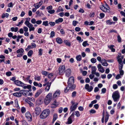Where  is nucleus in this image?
<instances>
[{
    "label": "nucleus",
    "instance_id": "obj_17",
    "mask_svg": "<svg viewBox=\"0 0 125 125\" xmlns=\"http://www.w3.org/2000/svg\"><path fill=\"white\" fill-rule=\"evenodd\" d=\"M13 95L14 96L18 97H20L22 96L21 93L20 92L14 93L13 94Z\"/></svg>",
    "mask_w": 125,
    "mask_h": 125
},
{
    "label": "nucleus",
    "instance_id": "obj_49",
    "mask_svg": "<svg viewBox=\"0 0 125 125\" xmlns=\"http://www.w3.org/2000/svg\"><path fill=\"white\" fill-rule=\"evenodd\" d=\"M21 112L22 113H24L26 111V110L25 108L24 107H22L21 109Z\"/></svg>",
    "mask_w": 125,
    "mask_h": 125
},
{
    "label": "nucleus",
    "instance_id": "obj_51",
    "mask_svg": "<svg viewBox=\"0 0 125 125\" xmlns=\"http://www.w3.org/2000/svg\"><path fill=\"white\" fill-rule=\"evenodd\" d=\"M42 49H39V54L40 55H41L42 53Z\"/></svg>",
    "mask_w": 125,
    "mask_h": 125
},
{
    "label": "nucleus",
    "instance_id": "obj_29",
    "mask_svg": "<svg viewBox=\"0 0 125 125\" xmlns=\"http://www.w3.org/2000/svg\"><path fill=\"white\" fill-rule=\"evenodd\" d=\"M18 28L17 27H16L15 28L13 27H12L10 29L12 31H14L15 32H17L18 30Z\"/></svg>",
    "mask_w": 125,
    "mask_h": 125
},
{
    "label": "nucleus",
    "instance_id": "obj_12",
    "mask_svg": "<svg viewBox=\"0 0 125 125\" xmlns=\"http://www.w3.org/2000/svg\"><path fill=\"white\" fill-rule=\"evenodd\" d=\"M60 94V91L59 90H57L53 94V98H55L59 96Z\"/></svg>",
    "mask_w": 125,
    "mask_h": 125
},
{
    "label": "nucleus",
    "instance_id": "obj_28",
    "mask_svg": "<svg viewBox=\"0 0 125 125\" xmlns=\"http://www.w3.org/2000/svg\"><path fill=\"white\" fill-rule=\"evenodd\" d=\"M76 58L78 61H80L82 59V56L80 55H78L76 56Z\"/></svg>",
    "mask_w": 125,
    "mask_h": 125
},
{
    "label": "nucleus",
    "instance_id": "obj_44",
    "mask_svg": "<svg viewBox=\"0 0 125 125\" xmlns=\"http://www.w3.org/2000/svg\"><path fill=\"white\" fill-rule=\"evenodd\" d=\"M78 23V22L76 21H73V25L74 26H76L77 24Z\"/></svg>",
    "mask_w": 125,
    "mask_h": 125
},
{
    "label": "nucleus",
    "instance_id": "obj_58",
    "mask_svg": "<svg viewBox=\"0 0 125 125\" xmlns=\"http://www.w3.org/2000/svg\"><path fill=\"white\" fill-rule=\"evenodd\" d=\"M101 91L102 93L103 94L105 93L106 91V88H104L102 89Z\"/></svg>",
    "mask_w": 125,
    "mask_h": 125
},
{
    "label": "nucleus",
    "instance_id": "obj_63",
    "mask_svg": "<svg viewBox=\"0 0 125 125\" xmlns=\"http://www.w3.org/2000/svg\"><path fill=\"white\" fill-rule=\"evenodd\" d=\"M8 7H12L13 6L12 3V2H10L8 4Z\"/></svg>",
    "mask_w": 125,
    "mask_h": 125
},
{
    "label": "nucleus",
    "instance_id": "obj_47",
    "mask_svg": "<svg viewBox=\"0 0 125 125\" xmlns=\"http://www.w3.org/2000/svg\"><path fill=\"white\" fill-rule=\"evenodd\" d=\"M76 94V92L75 91H73L72 93V96L73 97H75Z\"/></svg>",
    "mask_w": 125,
    "mask_h": 125
},
{
    "label": "nucleus",
    "instance_id": "obj_20",
    "mask_svg": "<svg viewBox=\"0 0 125 125\" xmlns=\"http://www.w3.org/2000/svg\"><path fill=\"white\" fill-rule=\"evenodd\" d=\"M63 21V20L62 18H59L55 21V22L56 23L58 24L59 23L62 22Z\"/></svg>",
    "mask_w": 125,
    "mask_h": 125
},
{
    "label": "nucleus",
    "instance_id": "obj_34",
    "mask_svg": "<svg viewBox=\"0 0 125 125\" xmlns=\"http://www.w3.org/2000/svg\"><path fill=\"white\" fill-rule=\"evenodd\" d=\"M63 11V10L62 9V8L61 6H60L58 7L57 10L56 11V12H60V11Z\"/></svg>",
    "mask_w": 125,
    "mask_h": 125
},
{
    "label": "nucleus",
    "instance_id": "obj_7",
    "mask_svg": "<svg viewBox=\"0 0 125 125\" xmlns=\"http://www.w3.org/2000/svg\"><path fill=\"white\" fill-rule=\"evenodd\" d=\"M65 66L64 65L60 66L59 68V73L60 75L62 74L65 72Z\"/></svg>",
    "mask_w": 125,
    "mask_h": 125
},
{
    "label": "nucleus",
    "instance_id": "obj_25",
    "mask_svg": "<svg viewBox=\"0 0 125 125\" xmlns=\"http://www.w3.org/2000/svg\"><path fill=\"white\" fill-rule=\"evenodd\" d=\"M114 46L113 45H111L110 46L109 45L108 46V47L113 52H115V49L113 48V47Z\"/></svg>",
    "mask_w": 125,
    "mask_h": 125
},
{
    "label": "nucleus",
    "instance_id": "obj_46",
    "mask_svg": "<svg viewBox=\"0 0 125 125\" xmlns=\"http://www.w3.org/2000/svg\"><path fill=\"white\" fill-rule=\"evenodd\" d=\"M55 35V32L54 31H52L51 32L50 34V37H52Z\"/></svg>",
    "mask_w": 125,
    "mask_h": 125
},
{
    "label": "nucleus",
    "instance_id": "obj_64",
    "mask_svg": "<svg viewBox=\"0 0 125 125\" xmlns=\"http://www.w3.org/2000/svg\"><path fill=\"white\" fill-rule=\"evenodd\" d=\"M113 88L114 89H116L118 87V86L116 84H114L113 85Z\"/></svg>",
    "mask_w": 125,
    "mask_h": 125
},
{
    "label": "nucleus",
    "instance_id": "obj_13",
    "mask_svg": "<svg viewBox=\"0 0 125 125\" xmlns=\"http://www.w3.org/2000/svg\"><path fill=\"white\" fill-rule=\"evenodd\" d=\"M99 71L102 73H103L104 72V70L103 67L101 66L100 64H98L97 66Z\"/></svg>",
    "mask_w": 125,
    "mask_h": 125
},
{
    "label": "nucleus",
    "instance_id": "obj_48",
    "mask_svg": "<svg viewBox=\"0 0 125 125\" xmlns=\"http://www.w3.org/2000/svg\"><path fill=\"white\" fill-rule=\"evenodd\" d=\"M59 104H55V105H54V104H52L51 105V107L52 108H56L57 106Z\"/></svg>",
    "mask_w": 125,
    "mask_h": 125
},
{
    "label": "nucleus",
    "instance_id": "obj_45",
    "mask_svg": "<svg viewBox=\"0 0 125 125\" xmlns=\"http://www.w3.org/2000/svg\"><path fill=\"white\" fill-rule=\"evenodd\" d=\"M75 115L77 117H78L80 116V114L79 112L78 111H76L75 112Z\"/></svg>",
    "mask_w": 125,
    "mask_h": 125
},
{
    "label": "nucleus",
    "instance_id": "obj_9",
    "mask_svg": "<svg viewBox=\"0 0 125 125\" xmlns=\"http://www.w3.org/2000/svg\"><path fill=\"white\" fill-rule=\"evenodd\" d=\"M14 83L17 85L22 87L25 84L23 83L19 80H16L14 81Z\"/></svg>",
    "mask_w": 125,
    "mask_h": 125
},
{
    "label": "nucleus",
    "instance_id": "obj_2",
    "mask_svg": "<svg viewBox=\"0 0 125 125\" xmlns=\"http://www.w3.org/2000/svg\"><path fill=\"white\" fill-rule=\"evenodd\" d=\"M50 111L49 109H46L43 111L40 115V118L44 119L47 117L49 115Z\"/></svg>",
    "mask_w": 125,
    "mask_h": 125
},
{
    "label": "nucleus",
    "instance_id": "obj_39",
    "mask_svg": "<svg viewBox=\"0 0 125 125\" xmlns=\"http://www.w3.org/2000/svg\"><path fill=\"white\" fill-rule=\"evenodd\" d=\"M91 61L92 63H95L96 62V59L95 58H92L91 60Z\"/></svg>",
    "mask_w": 125,
    "mask_h": 125
},
{
    "label": "nucleus",
    "instance_id": "obj_53",
    "mask_svg": "<svg viewBox=\"0 0 125 125\" xmlns=\"http://www.w3.org/2000/svg\"><path fill=\"white\" fill-rule=\"evenodd\" d=\"M71 89V88H70L68 87L67 86V87H66V88L64 89V91L65 92V93H67L69 90Z\"/></svg>",
    "mask_w": 125,
    "mask_h": 125
},
{
    "label": "nucleus",
    "instance_id": "obj_43",
    "mask_svg": "<svg viewBox=\"0 0 125 125\" xmlns=\"http://www.w3.org/2000/svg\"><path fill=\"white\" fill-rule=\"evenodd\" d=\"M49 24L51 26H52L55 25V22L52 21H50Z\"/></svg>",
    "mask_w": 125,
    "mask_h": 125
},
{
    "label": "nucleus",
    "instance_id": "obj_16",
    "mask_svg": "<svg viewBox=\"0 0 125 125\" xmlns=\"http://www.w3.org/2000/svg\"><path fill=\"white\" fill-rule=\"evenodd\" d=\"M42 1L41 0L38 3L36 4H37L35 6V4L34 5V6L36 9H38L42 4Z\"/></svg>",
    "mask_w": 125,
    "mask_h": 125
},
{
    "label": "nucleus",
    "instance_id": "obj_26",
    "mask_svg": "<svg viewBox=\"0 0 125 125\" xmlns=\"http://www.w3.org/2000/svg\"><path fill=\"white\" fill-rule=\"evenodd\" d=\"M57 117V115L56 114H54L53 115V118L52 120V122L54 123L56 120Z\"/></svg>",
    "mask_w": 125,
    "mask_h": 125
},
{
    "label": "nucleus",
    "instance_id": "obj_41",
    "mask_svg": "<svg viewBox=\"0 0 125 125\" xmlns=\"http://www.w3.org/2000/svg\"><path fill=\"white\" fill-rule=\"evenodd\" d=\"M13 102L12 101H11L10 102H8L6 103V105L7 106H9L10 104H13Z\"/></svg>",
    "mask_w": 125,
    "mask_h": 125
},
{
    "label": "nucleus",
    "instance_id": "obj_18",
    "mask_svg": "<svg viewBox=\"0 0 125 125\" xmlns=\"http://www.w3.org/2000/svg\"><path fill=\"white\" fill-rule=\"evenodd\" d=\"M71 73V70L70 69H67L66 72V75L67 77L69 76Z\"/></svg>",
    "mask_w": 125,
    "mask_h": 125
},
{
    "label": "nucleus",
    "instance_id": "obj_22",
    "mask_svg": "<svg viewBox=\"0 0 125 125\" xmlns=\"http://www.w3.org/2000/svg\"><path fill=\"white\" fill-rule=\"evenodd\" d=\"M56 40L57 42L59 44H61L63 42L62 40L60 38H57Z\"/></svg>",
    "mask_w": 125,
    "mask_h": 125
},
{
    "label": "nucleus",
    "instance_id": "obj_11",
    "mask_svg": "<svg viewBox=\"0 0 125 125\" xmlns=\"http://www.w3.org/2000/svg\"><path fill=\"white\" fill-rule=\"evenodd\" d=\"M85 88L89 92L91 91L93 89V87L92 86H89L88 84H86L85 86Z\"/></svg>",
    "mask_w": 125,
    "mask_h": 125
},
{
    "label": "nucleus",
    "instance_id": "obj_24",
    "mask_svg": "<svg viewBox=\"0 0 125 125\" xmlns=\"http://www.w3.org/2000/svg\"><path fill=\"white\" fill-rule=\"evenodd\" d=\"M71 117H69L68 119V121L66 124H71L72 122V119Z\"/></svg>",
    "mask_w": 125,
    "mask_h": 125
},
{
    "label": "nucleus",
    "instance_id": "obj_38",
    "mask_svg": "<svg viewBox=\"0 0 125 125\" xmlns=\"http://www.w3.org/2000/svg\"><path fill=\"white\" fill-rule=\"evenodd\" d=\"M15 105L18 108H19L17 100H16L15 101Z\"/></svg>",
    "mask_w": 125,
    "mask_h": 125
},
{
    "label": "nucleus",
    "instance_id": "obj_42",
    "mask_svg": "<svg viewBox=\"0 0 125 125\" xmlns=\"http://www.w3.org/2000/svg\"><path fill=\"white\" fill-rule=\"evenodd\" d=\"M109 118V115L108 114L106 115L105 116V122L106 123L107 121Z\"/></svg>",
    "mask_w": 125,
    "mask_h": 125
},
{
    "label": "nucleus",
    "instance_id": "obj_54",
    "mask_svg": "<svg viewBox=\"0 0 125 125\" xmlns=\"http://www.w3.org/2000/svg\"><path fill=\"white\" fill-rule=\"evenodd\" d=\"M101 63L102 65L104 66H107L108 64L106 61Z\"/></svg>",
    "mask_w": 125,
    "mask_h": 125
},
{
    "label": "nucleus",
    "instance_id": "obj_40",
    "mask_svg": "<svg viewBox=\"0 0 125 125\" xmlns=\"http://www.w3.org/2000/svg\"><path fill=\"white\" fill-rule=\"evenodd\" d=\"M121 39L120 37V36L118 35L117 36V41L119 42H121Z\"/></svg>",
    "mask_w": 125,
    "mask_h": 125
},
{
    "label": "nucleus",
    "instance_id": "obj_23",
    "mask_svg": "<svg viewBox=\"0 0 125 125\" xmlns=\"http://www.w3.org/2000/svg\"><path fill=\"white\" fill-rule=\"evenodd\" d=\"M92 68V72L91 73L92 74L93 73H94L96 70V67L95 66H92L91 67Z\"/></svg>",
    "mask_w": 125,
    "mask_h": 125
},
{
    "label": "nucleus",
    "instance_id": "obj_6",
    "mask_svg": "<svg viewBox=\"0 0 125 125\" xmlns=\"http://www.w3.org/2000/svg\"><path fill=\"white\" fill-rule=\"evenodd\" d=\"M124 57V55H122L121 53H118V55L117 57V61L119 64H121L122 62V60L123 59Z\"/></svg>",
    "mask_w": 125,
    "mask_h": 125
},
{
    "label": "nucleus",
    "instance_id": "obj_36",
    "mask_svg": "<svg viewBox=\"0 0 125 125\" xmlns=\"http://www.w3.org/2000/svg\"><path fill=\"white\" fill-rule=\"evenodd\" d=\"M107 23L111 25L113 24V23H114V24L115 23V22H111L110 20H108L106 21Z\"/></svg>",
    "mask_w": 125,
    "mask_h": 125
},
{
    "label": "nucleus",
    "instance_id": "obj_1",
    "mask_svg": "<svg viewBox=\"0 0 125 125\" xmlns=\"http://www.w3.org/2000/svg\"><path fill=\"white\" fill-rule=\"evenodd\" d=\"M74 80V78L73 76H71L67 82L68 87L70 88L71 89L73 90L75 88L76 85L73 84Z\"/></svg>",
    "mask_w": 125,
    "mask_h": 125
},
{
    "label": "nucleus",
    "instance_id": "obj_32",
    "mask_svg": "<svg viewBox=\"0 0 125 125\" xmlns=\"http://www.w3.org/2000/svg\"><path fill=\"white\" fill-rule=\"evenodd\" d=\"M82 45L83 46L85 47L86 46H88L89 45V44L87 43V41H86L83 42Z\"/></svg>",
    "mask_w": 125,
    "mask_h": 125
},
{
    "label": "nucleus",
    "instance_id": "obj_55",
    "mask_svg": "<svg viewBox=\"0 0 125 125\" xmlns=\"http://www.w3.org/2000/svg\"><path fill=\"white\" fill-rule=\"evenodd\" d=\"M11 74V73L10 72H8L6 73V75L8 76H10Z\"/></svg>",
    "mask_w": 125,
    "mask_h": 125
},
{
    "label": "nucleus",
    "instance_id": "obj_10",
    "mask_svg": "<svg viewBox=\"0 0 125 125\" xmlns=\"http://www.w3.org/2000/svg\"><path fill=\"white\" fill-rule=\"evenodd\" d=\"M25 115L28 121H31L32 120V116L29 112H27L25 114Z\"/></svg>",
    "mask_w": 125,
    "mask_h": 125
},
{
    "label": "nucleus",
    "instance_id": "obj_31",
    "mask_svg": "<svg viewBox=\"0 0 125 125\" xmlns=\"http://www.w3.org/2000/svg\"><path fill=\"white\" fill-rule=\"evenodd\" d=\"M24 52V50L22 48H21L17 50L16 52L17 53H18L20 52L23 53Z\"/></svg>",
    "mask_w": 125,
    "mask_h": 125
},
{
    "label": "nucleus",
    "instance_id": "obj_3",
    "mask_svg": "<svg viewBox=\"0 0 125 125\" xmlns=\"http://www.w3.org/2000/svg\"><path fill=\"white\" fill-rule=\"evenodd\" d=\"M52 93H49L46 96L44 100V103L45 104L47 105L49 103L52 98Z\"/></svg>",
    "mask_w": 125,
    "mask_h": 125
},
{
    "label": "nucleus",
    "instance_id": "obj_30",
    "mask_svg": "<svg viewBox=\"0 0 125 125\" xmlns=\"http://www.w3.org/2000/svg\"><path fill=\"white\" fill-rule=\"evenodd\" d=\"M25 101L30 106H31L33 105V103L29 100H28L26 99L25 100Z\"/></svg>",
    "mask_w": 125,
    "mask_h": 125
},
{
    "label": "nucleus",
    "instance_id": "obj_56",
    "mask_svg": "<svg viewBox=\"0 0 125 125\" xmlns=\"http://www.w3.org/2000/svg\"><path fill=\"white\" fill-rule=\"evenodd\" d=\"M34 79L35 80L40 81L41 79V78L40 76H37L35 77L34 78Z\"/></svg>",
    "mask_w": 125,
    "mask_h": 125
},
{
    "label": "nucleus",
    "instance_id": "obj_21",
    "mask_svg": "<svg viewBox=\"0 0 125 125\" xmlns=\"http://www.w3.org/2000/svg\"><path fill=\"white\" fill-rule=\"evenodd\" d=\"M63 42L65 44L68 46H70L71 45V43L70 42H69V41L68 40H64Z\"/></svg>",
    "mask_w": 125,
    "mask_h": 125
},
{
    "label": "nucleus",
    "instance_id": "obj_8",
    "mask_svg": "<svg viewBox=\"0 0 125 125\" xmlns=\"http://www.w3.org/2000/svg\"><path fill=\"white\" fill-rule=\"evenodd\" d=\"M29 91H27L26 90H23L20 91L19 92H21V94L25 96H29L28 93L29 94Z\"/></svg>",
    "mask_w": 125,
    "mask_h": 125
},
{
    "label": "nucleus",
    "instance_id": "obj_15",
    "mask_svg": "<svg viewBox=\"0 0 125 125\" xmlns=\"http://www.w3.org/2000/svg\"><path fill=\"white\" fill-rule=\"evenodd\" d=\"M35 112L36 115H38L41 111V109L40 107H36L35 109Z\"/></svg>",
    "mask_w": 125,
    "mask_h": 125
},
{
    "label": "nucleus",
    "instance_id": "obj_19",
    "mask_svg": "<svg viewBox=\"0 0 125 125\" xmlns=\"http://www.w3.org/2000/svg\"><path fill=\"white\" fill-rule=\"evenodd\" d=\"M23 87L24 89L27 88L29 89V91L30 92H31V85H28L27 86H24V85Z\"/></svg>",
    "mask_w": 125,
    "mask_h": 125
},
{
    "label": "nucleus",
    "instance_id": "obj_62",
    "mask_svg": "<svg viewBox=\"0 0 125 125\" xmlns=\"http://www.w3.org/2000/svg\"><path fill=\"white\" fill-rule=\"evenodd\" d=\"M80 28L77 27L75 28V30L76 31H80Z\"/></svg>",
    "mask_w": 125,
    "mask_h": 125
},
{
    "label": "nucleus",
    "instance_id": "obj_57",
    "mask_svg": "<svg viewBox=\"0 0 125 125\" xmlns=\"http://www.w3.org/2000/svg\"><path fill=\"white\" fill-rule=\"evenodd\" d=\"M119 72L120 75H123L124 74V71L122 70H119Z\"/></svg>",
    "mask_w": 125,
    "mask_h": 125
},
{
    "label": "nucleus",
    "instance_id": "obj_60",
    "mask_svg": "<svg viewBox=\"0 0 125 125\" xmlns=\"http://www.w3.org/2000/svg\"><path fill=\"white\" fill-rule=\"evenodd\" d=\"M78 109L80 111H82L83 110V108L82 106H80L78 107Z\"/></svg>",
    "mask_w": 125,
    "mask_h": 125
},
{
    "label": "nucleus",
    "instance_id": "obj_27",
    "mask_svg": "<svg viewBox=\"0 0 125 125\" xmlns=\"http://www.w3.org/2000/svg\"><path fill=\"white\" fill-rule=\"evenodd\" d=\"M33 54V51L32 50H31L29 51L27 53V55L29 57L31 56Z\"/></svg>",
    "mask_w": 125,
    "mask_h": 125
},
{
    "label": "nucleus",
    "instance_id": "obj_52",
    "mask_svg": "<svg viewBox=\"0 0 125 125\" xmlns=\"http://www.w3.org/2000/svg\"><path fill=\"white\" fill-rule=\"evenodd\" d=\"M100 16L101 19L103 18L104 16V14L103 13H102L100 14Z\"/></svg>",
    "mask_w": 125,
    "mask_h": 125
},
{
    "label": "nucleus",
    "instance_id": "obj_37",
    "mask_svg": "<svg viewBox=\"0 0 125 125\" xmlns=\"http://www.w3.org/2000/svg\"><path fill=\"white\" fill-rule=\"evenodd\" d=\"M48 12L50 14H52L54 13L55 12V10H48Z\"/></svg>",
    "mask_w": 125,
    "mask_h": 125
},
{
    "label": "nucleus",
    "instance_id": "obj_61",
    "mask_svg": "<svg viewBox=\"0 0 125 125\" xmlns=\"http://www.w3.org/2000/svg\"><path fill=\"white\" fill-rule=\"evenodd\" d=\"M23 20H22L21 21L19 22L18 24L16 25L17 26H19L21 24L23 23Z\"/></svg>",
    "mask_w": 125,
    "mask_h": 125
},
{
    "label": "nucleus",
    "instance_id": "obj_4",
    "mask_svg": "<svg viewBox=\"0 0 125 125\" xmlns=\"http://www.w3.org/2000/svg\"><path fill=\"white\" fill-rule=\"evenodd\" d=\"M112 97L114 101H117L119 100L120 95L118 92L117 91H115L113 93Z\"/></svg>",
    "mask_w": 125,
    "mask_h": 125
},
{
    "label": "nucleus",
    "instance_id": "obj_33",
    "mask_svg": "<svg viewBox=\"0 0 125 125\" xmlns=\"http://www.w3.org/2000/svg\"><path fill=\"white\" fill-rule=\"evenodd\" d=\"M42 25H44L45 26H48L49 25V23L48 21H43V22Z\"/></svg>",
    "mask_w": 125,
    "mask_h": 125
},
{
    "label": "nucleus",
    "instance_id": "obj_5",
    "mask_svg": "<svg viewBox=\"0 0 125 125\" xmlns=\"http://www.w3.org/2000/svg\"><path fill=\"white\" fill-rule=\"evenodd\" d=\"M100 9L104 12H106L109 11L110 9L109 7L106 4L105 5H102L100 7Z\"/></svg>",
    "mask_w": 125,
    "mask_h": 125
},
{
    "label": "nucleus",
    "instance_id": "obj_14",
    "mask_svg": "<svg viewBox=\"0 0 125 125\" xmlns=\"http://www.w3.org/2000/svg\"><path fill=\"white\" fill-rule=\"evenodd\" d=\"M78 104V103H77L76 104L74 105H72L70 108V111L71 112L76 109L77 107Z\"/></svg>",
    "mask_w": 125,
    "mask_h": 125
},
{
    "label": "nucleus",
    "instance_id": "obj_50",
    "mask_svg": "<svg viewBox=\"0 0 125 125\" xmlns=\"http://www.w3.org/2000/svg\"><path fill=\"white\" fill-rule=\"evenodd\" d=\"M31 22L32 23L34 24L36 22V20L34 18L32 19L31 20Z\"/></svg>",
    "mask_w": 125,
    "mask_h": 125
},
{
    "label": "nucleus",
    "instance_id": "obj_59",
    "mask_svg": "<svg viewBox=\"0 0 125 125\" xmlns=\"http://www.w3.org/2000/svg\"><path fill=\"white\" fill-rule=\"evenodd\" d=\"M94 12H93L90 13L89 16L91 17H92L94 16Z\"/></svg>",
    "mask_w": 125,
    "mask_h": 125
},
{
    "label": "nucleus",
    "instance_id": "obj_35",
    "mask_svg": "<svg viewBox=\"0 0 125 125\" xmlns=\"http://www.w3.org/2000/svg\"><path fill=\"white\" fill-rule=\"evenodd\" d=\"M51 83V82H50L49 83L45 88V89H47V91H48L50 89Z\"/></svg>",
    "mask_w": 125,
    "mask_h": 125
}]
</instances>
